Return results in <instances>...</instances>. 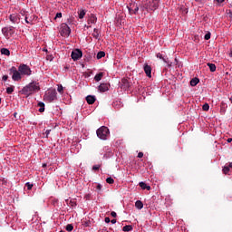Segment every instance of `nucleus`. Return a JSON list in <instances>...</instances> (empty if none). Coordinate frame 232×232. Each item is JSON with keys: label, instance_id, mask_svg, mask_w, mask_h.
<instances>
[{"label": "nucleus", "instance_id": "nucleus-1", "mask_svg": "<svg viewBox=\"0 0 232 232\" xmlns=\"http://www.w3.org/2000/svg\"><path fill=\"white\" fill-rule=\"evenodd\" d=\"M39 90H41V87L39 86V82H31L22 89V93L24 95H26V97H30V95H34V93H37Z\"/></svg>", "mask_w": 232, "mask_h": 232}, {"label": "nucleus", "instance_id": "nucleus-2", "mask_svg": "<svg viewBox=\"0 0 232 232\" xmlns=\"http://www.w3.org/2000/svg\"><path fill=\"white\" fill-rule=\"evenodd\" d=\"M159 3H160V0H146L142 4V9L147 12H154L159 8Z\"/></svg>", "mask_w": 232, "mask_h": 232}, {"label": "nucleus", "instance_id": "nucleus-3", "mask_svg": "<svg viewBox=\"0 0 232 232\" xmlns=\"http://www.w3.org/2000/svg\"><path fill=\"white\" fill-rule=\"evenodd\" d=\"M96 134L101 140H107L108 137H110V129L106 126H102L96 130Z\"/></svg>", "mask_w": 232, "mask_h": 232}, {"label": "nucleus", "instance_id": "nucleus-4", "mask_svg": "<svg viewBox=\"0 0 232 232\" xmlns=\"http://www.w3.org/2000/svg\"><path fill=\"white\" fill-rule=\"evenodd\" d=\"M60 34L62 37H70L72 34V29L66 24H62L60 27Z\"/></svg>", "mask_w": 232, "mask_h": 232}, {"label": "nucleus", "instance_id": "nucleus-5", "mask_svg": "<svg viewBox=\"0 0 232 232\" xmlns=\"http://www.w3.org/2000/svg\"><path fill=\"white\" fill-rule=\"evenodd\" d=\"M45 99L50 101V102H53V101H57V91L55 89H51L45 93Z\"/></svg>", "mask_w": 232, "mask_h": 232}, {"label": "nucleus", "instance_id": "nucleus-6", "mask_svg": "<svg viewBox=\"0 0 232 232\" xmlns=\"http://www.w3.org/2000/svg\"><path fill=\"white\" fill-rule=\"evenodd\" d=\"M10 73H12L13 81L17 82V81H21V79H23V74H21V72H19V70L17 71V69L15 67H11Z\"/></svg>", "mask_w": 232, "mask_h": 232}, {"label": "nucleus", "instance_id": "nucleus-7", "mask_svg": "<svg viewBox=\"0 0 232 232\" xmlns=\"http://www.w3.org/2000/svg\"><path fill=\"white\" fill-rule=\"evenodd\" d=\"M18 72H20L22 75H27V76L32 75V70L30 69V66L26 64L19 65Z\"/></svg>", "mask_w": 232, "mask_h": 232}, {"label": "nucleus", "instance_id": "nucleus-8", "mask_svg": "<svg viewBox=\"0 0 232 232\" xmlns=\"http://www.w3.org/2000/svg\"><path fill=\"white\" fill-rule=\"evenodd\" d=\"M2 34L5 36V39H10L13 34H15L14 26H8L2 28Z\"/></svg>", "mask_w": 232, "mask_h": 232}, {"label": "nucleus", "instance_id": "nucleus-9", "mask_svg": "<svg viewBox=\"0 0 232 232\" xmlns=\"http://www.w3.org/2000/svg\"><path fill=\"white\" fill-rule=\"evenodd\" d=\"M71 57L73 61H79L82 57V51L80 49H75L72 52Z\"/></svg>", "mask_w": 232, "mask_h": 232}, {"label": "nucleus", "instance_id": "nucleus-10", "mask_svg": "<svg viewBox=\"0 0 232 232\" xmlns=\"http://www.w3.org/2000/svg\"><path fill=\"white\" fill-rule=\"evenodd\" d=\"M9 19L14 24H19V23L21 22V14H10Z\"/></svg>", "mask_w": 232, "mask_h": 232}, {"label": "nucleus", "instance_id": "nucleus-11", "mask_svg": "<svg viewBox=\"0 0 232 232\" xmlns=\"http://www.w3.org/2000/svg\"><path fill=\"white\" fill-rule=\"evenodd\" d=\"M156 57L158 59H161V61H163V63H166V64H168V66H171V62L168 61V59L164 58V56H162V54L160 53H158L156 54Z\"/></svg>", "mask_w": 232, "mask_h": 232}, {"label": "nucleus", "instance_id": "nucleus-12", "mask_svg": "<svg viewBox=\"0 0 232 232\" xmlns=\"http://www.w3.org/2000/svg\"><path fill=\"white\" fill-rule=\"evenodd\" d=\"M144 72L147 75V77H151V66L145 64L144 65Z\"/></svg>", "mask_w": 232, "mask_h": 232}, {"label": "nucleus", "instance_id": "nucleus-13", "mask_svg": "<svg viewBox=\"0 0 232 232\" xmlns=\"http://www.w3.org/2000/svg\"><path fill=\"white\" fill-rule=\"evenodd\" d=\"M88 104H93L95 102V96L89 95L86 97Z\"/></svg>", "mask_w": 232, "mask_h": 232}, {"label": "nucleus", "instance_id": "nucleus-14", "mask_svg": "<svg viewBox=\"0 0 232 232\" xmlns=\"http://www.w3.org/2000/svg\"><path fill=\"white\" fill-rule=\"evenodd\" d=\"M104 77V72H99L94 76V80L99 82Z\"/></svg>", "mask_w": 232, "mask_h": 232}, {"label": "nucleus", "instance_id": "nucleus-15", "mask_svg": "<svg viewBox=\"0 0 232 232\" xmlns=\"http://www.w3.org/2000/svg\"><path fill=\"white\" fill-rule=\"evenodd\" d=\"M99 90L100 92H108V85L106 83H102L100 86H99Z\"/></svg>", "mask_w": 232, "mask_h": 232}, {"label": "nucleus", "instance_id": "nucleus-16", "mask_svg": "<svg viewBox=\"0 0 232 232\" xmlns=\"http://www.w3.org/2000/svg\"><path fill=\"white\" fill-rule=\"evenodd\" d=\"M37 106L39 107L38 111H40V113L44 112V102H39Z\"/></svg>", "mask_w": 232, "mask_h": 232}, {"label": "nucleus", "instance_id": "nucleus-17", "mask_svg": "<svg viewBox=\"0 0 232 232\" xmlns=\"http://www.w3.org/2000/svg\"><path fill=\"white\" fill-rule=\"evenodd\" d=\"M140 187L141 188V189H147L148 191H150V189H151V187L148 186L143 181L140 182Z\"/></svg>", "mask_w": 232, "mask_h": 232}, {"label": "nucleus", "instance_id": "nucleus-18", "mask_svg": "<svg viewBox=\"0 0 232 232\" xmlns=\"http://www.w3.org/2000/svg\"><path fill=\"white\" fill-rule=\"evenodd\" d=\"M135 208H136L137 209H142V208H144V204L142 203V201L137 200V201L135 202Z\"/></svg>", "mask_w": 232, "mask_h": 232}, {"label": "nucleus", "instance_id": "nucleus-19", "mask_svg": "<svg viewBox=\"0 0 232 232\" xmlns=\"http://www.w3.org/2000/svg\"><path fill=\"white\" fill-rule=\"evenodd\" d=\"M207 65L208 66L210 72H216L217 71V65H215V63H207Z\"/></svg>", "mask_w": 232, "mask_h": 232}, {"label": "nucleus", "instance_id": "nucleus-20", "mask_svg": "<svg viewBox=\"0 0 232 232\" xmlns=\"http://www.w3.org/2000/svg\"><path fill=\"white\" fill-rule=\"evenodd\" d=\"M200 81L198 80V78H193L190 81V86H197L198 84Z\"/></svg>", "mask_w": 232, "mask_h": 232}, {"label": "nucleus", "instance_id": "nucleus-21", "mask_svg": "<svg viewBox=\"0 0 232 232\" xmlns=\"http://www.w3.org/2000/svg\"><path fill=\"white\" fill-rule=\"evenodd\" d=\"M79 19H84V15H86L85 10H80L78 11Z\"/></svg>", "mask_w": 232, "mask_h": 232}, {"label": "nucleus", "instance_id": "nucleus-22", "mask_svg": "<svg viewBox=\"0 0 232 232\" xmlns=\"http://www.w3.org/2000/svg\"><path fill=\"white\" fill-rule=\"evenodd\" d=\"M1 53L2 55H10V50H8L7 48H2L1 49Z\"/></svg>", "mask_w": 232, "mask_h": 232}, {"label": "nucleus", "instance_id": "nucleus-23", "mask_svg": "<svg viewBox=\"0 0 232 232\" xmlns=\"http://www.w3.org/2000/svg\"><path fill=\"white\" fill-rule=\"evenodd\" d=\"M89 23L91 24H94V23H97V17H95V15H91L90 19H89Z\"/></svg>", "mask_w": 232, "mask_h": 232}, {"label": "nucleus", "instance_id": "nucleus-24", "mask_svg": "<svg viewBox=\"0 0 232 232\" xmlns=\"http://www.w3.org/2000/svg\"><path fill=\"white\" fill-rule=\"evenodd\" d=\"M99 29L94 28L93 33H92V36L94 37V39H99Z\"/></svg>", "mask_w": 232, "mask_h": 232}, {"label": "nucleus", "instance_id": "nucleus-25", "mask_svg": "<svg viewBox=\"0 0 232 232\" xmlns=\"http://www.w3.org/2000/svg\"><path fill=\"white\" fill-rule=\"evenodd\" d=\"M132 229H133V227H131L130 225H126L123 227L122 231L128 232V231H131Z\"/></svg>", "mask_w": 232, "mask_h": 232}, {"label": "nucleus", "instance_id": "nucleus-26", "mask_svg": "<svg viewBox=\"0 0 232 232\" xmlns=\"http://www.w3.org/2000/svg\"><path fill=\"white\" fill-rule=\"evenodd\" d=\"M106 55V53L102 52V51H100L98 53H97V59H102V57H104Z\"/></svg>", "mask_w": 232, "mask_h": 232}, {"label": "nucleus", "instance_id": "nucleus-27", "mask_svg": "<svg viewBox=\"0 0 232 232\" xmlns=\"http://www.w3.org/2000/svg\"><path fill=\"white\" fill-rule=\"evenodd\" d=\"M57 92H59L61 95H63L64 93V87H63L62 85H58Z\"/></svg>", "mask_w": 232, "mask_h": 232}, {"label": "nucleus", "instance_id": "nucleus-28", "mask_svg": "<svg viewBox=\"0 0 232 232\" xmlns=\"http://www.w3.org/2000/svg\"><path fill=\"white\" fill-rule=\"evenodd\" d=\"M113 108H120L121 106H122V103H121V102H115L112 103Z\"/></svg>", "mask_w": 232, "mask_h": 232}, {"label": "nucleus", "instance_id": "nucleus-29", "mask_svg": "<svg viewBox=\"0 0 232 232\" xmlns=\"http://www.w3.org/2000/svg\"><path fill=\"white\" fill-rule=\"evenodd\" d=\"M66 231H73V225L68 224L65 227Z\"/></svg>", "mask_w": 232, "mask_h": 232}, {"label": "nucleus", "instance_id": "nucleus-30", "mask_svg": "<svg viewBox=\"0 0 232 232\" xmlns=\"http://www.w3.org/2000/svg\"><path fill=\"white\" fill-rule=\"evenodd\" d=\"M14 86L11 87H7L6 88V93L10 94V93H14Z\"/></svg>", "mask_w": 232, "mask_h": 232}, {"label": "nucleus", "instance_id": "nucleus-31", "mask_svg": "<svg viewBox=\"0 0 232 232\" xmlns=\"http://www.w3.org/2000/svg\"><path fill=\"white\" fill-rule=\"evenodd\" d=\"M203 111H209V104L205 103L202 107Z\"/></svg>", "mask_w": 232, "mask_h": 232}, {"label": "nucleus", "instance_id": "nucleus-32", "mask_svg": "<svg viewBox=\"0 0 232 232\" xmlns=\"http://www.w3.org/2000/svg\"><path fill=\"white\" fill-rule=\"evenodd\" d=\"M106 182H107V184H113V182H115V180L111 177H110V178L106 179Z\"/></svg>", "mask_w": 232, "mask_h": 232}, {"label": "nucleus", "instance_id": "nucleus-33", "mask_svg": "<svg viewBox=\"0 0 232 232\" xmlns=\"http://www.w3.org/2000/svg\"><path fill=\"white\" fill-rule=\"evenodd\" d=\"M223 173H224L225 175H227V173H229V168H228L227 166H225V167L223 168Z\"/></svg>", "mask_w": 232, "mask_h": 232}, {"label": "nucleus", "instance_id": "nucleus-34", "mask_svg": "<svg viewBox=\"0 0 232 232\" xmlns=\"http://www.w3.org/2000/svg\"><path fill=\"white\" fill-rule=\"evenodd\" d=\"M204 39H205L206 41H209V39H211V33L206 34Z\"/></svg>", "mask_w": 232, "mask_h": 232}, {"label": "nucleus", "instance_id": "nucleus-35", "mask_svg": "<svg viewBox=\"0 0 232 232\" xmlns=\"http://www.w3.org/2000/svg\"><path fill=\"white\" fill-rule=\"evenodd\" d=\"M24 20H25V23H26L27 24H32V20H31L30 18H28V14L25 15Z\"/></svg>", "mask_w": 232, "mask_h": 232}, {"label": "nucleus", "instance_id": "nucleus-36", "mask_svg": "<svg viewBox=\"0 0 232 232\" xmlns=\"http://www.w3.org/2000/svg\"><path fill=\"white\" fill-rule=\"evenodd\" d=\"M25 186H26V188H27V189H32V188H34V184H31L30 182H27L26 184H25Z\"/></svg>", "mask_w": 232, "mask_h": 232}, {"label": "nucleus", "instance_id": "nucleus-37", "mask_svg": "<svg viewBox=\"0 0 232 232\" xmlns=\"http://www.w3.org/2000/svg\"><path fill=\"white\" fill-rule=\"evenodd\" d=\"M63 17V13H57L54 19H61Z\"/></svg>", "mask_w": 232, "mask_h": 232}, {"label": "nucleus", "instance_id": "nucleus-38", "mask_svg": "<svg viewBox=\"0 0 232 232\" xmlns=\"http://www.w3.org/2000/svg\"><path fill=\"white\" fill-rule=\"evenodd\" d=\"M100 168H101V166H99V165H94V166L92 167V169H93L94 171H97V170H99Z\"/></svg>", "mask_w": 232, "mask_h": 232}, {"label": "nucleus", "instance_id": "nucleus-39", "mask_svg": "<svg viewBox=\"0 0 232 232\" xmlns=\"http://www.w3.org/2000/svg\"><path fill=\"white\" fill-rule=\"evenodd\" d=\"M96 189H98V191H101V189H102V185L98 184V185L96 186Z\"/></svg>", "mask_w": 232, "mask_h": 232}, {"label": "nucleus", "instance_id": "nucleus-40", "mask_svg": "<svg viewBox=\"0 0 232 232\" xmlns=\"http://www.w3.org/2000/svg\"><path fill=\"white\" fill-rule=\"evenodd\" d=\"M20 14L23 15V17H26V15H28V14H26L25 11H21Z\"/></svg>", "mask_w": 232, "mask_h": 232}, {"label": "nucleus", "instance_id": "nucleus-41", "mask_svg": "<svg viewBox=\"0 0 232 232\" xmlns=\"http://www.w3.org/2000/svg\"><path fill=\"white\" fill-rule=\"evenodd\" d=\"M144 157V153L140 152L138 153V159H142Z\"/></svg>", "mask_w": 232, "mask_h": 232}, {"label": "nucleus", "instance_id": "nucleus-42", "mask_svg": "<svg viewBox=\"0 0 232 232\" xmlns=\"http://www.w3.org/2000/svg\"><path fill=\"white\" fill-rule=\"evenodd\" d=\"M111 216L113 217V218H117V213L115 211L111 212Z\"/></svg>", "mask_w": 232, "mask_h": 232}, {"label": "nucleus", "instance_id": "nucleus-43", "mask_svg": "<svg viewBox=\"0 0 232 232\" xmlns=\"http://www.w3.org/2000/svg\"><path fill=\"white\" fill-rule=\"evenodd\" d=\"M197 3H200V5H204L206 3V0H195Z\"/></svg>", "mask_w": 232, "mask_h": 232}, {"label": "nucleus", "instance_id": "nucleus-44", "mask_svg": "<svg viewBox=\"0 0 232 232\" xmlns=\"http://www.w3.org/2000/svg\"><path fill=\"white\" fill-rule=\"evenodd\" d=\"M122 82L126 84L127 87H130V83H128V80H122Z\"/></svg>", "mask_w": 232, "mask_h": 232}, {"label": "nucleus", "instance_id": "nucleus-45", "mask_svg": "<svg viewBox=\"0 0 232 232\" xmlns=\"http://www.w3.org/2000/svg\"><path fill=\"white\" fill-rule=\"evenodd\" d=\"M110 222H111V221L110 220V218H105V223H106V224H110Z\"/></svg>", "mask_w": 232, "mask_h": 232}, {"label": "nucleus", "instance_id": "nucleus-46", "mask_svg": "<svg viewBox=\"0 0 232 232\" xmlns=\"http://www.w3.org/2000/svg\"><path fill=\"white\" fill-rule=\"evenodd\" d=\"M0 182H2V184H6V179H0Z\"/></svg>", "mask_w": 232, "mask_h": 232}, {"label": "nucleus", "instance_id": "nucleus-47", "mask_svg": "<svg viewBox=\"0 0 232 232\" xmlns=\"http://www.w3.org/2000/svg\"><path fill=\"white\" fill-rule=\"evenodd\" d=\"M3 81H8V75H4L3 76Z\"/></svg>", "mask_w": 232, "mask_h": 232}, {"label": "nucleus", "instance_id": "nucleus-48", "mask_svg": "<svg viewBox=\"0 0 232 232\" xmlns=\"http://www.w3.org/2000/svg\"><path fill=\"white\" fill-rule=\"evenodd\" d=\"M139 12V7L136 6L135 9H134V14H137Z\"/></svg>", "mask_w": 232, "mask_h": 232}, {"label": "nucleus", "instance_id": "nucleus-49", "mask_svg": "<svg viewBox=\"0 0 232 232\" xmlns=\"http://www.w3.org/2000/svg\"><path fill=\"white\" fill-rule=\"evenodd\" d=\"M111 224H117V219L111 220Z\"/></svg>", "mask_w": 232, "mask_h": 232}, {"label": "nucleus", "instance_id": "nucleus-50", "mask_svg": "<svg viewBox=\"0 0 232 232\" xmlns=\"http://www.w3.org/2000/svg\"><path fill=\"white\" fill-rule=\"evenodd\" d=\"M50 130H47L46 131H45V133H46V135L48 136V135H50Z\"/></svg>", "mask_w": 232, "mask_h": 232}, {"label": "nucleus", "instance_id": "nucleus-51", "mask_svg": "<svg viewBox=\"0 0 232 232\" xmlns=\"http://www.w3.org/2000/svg\"><path fill=\"white\" fill-rule=\"evenodd\" d=\"M218 3H224L226 0H216Z\"/></svg>", "mask_w": 232, "mask_h": 232}, {"label": "nucleus", "instance_id": "nucleus-52", "mask_svg": "<svg viewBox=\"0 0 232 232\" xmlns=\"http://www.w3.org/2000/svg\"><path fill=\"white\" fill-rule=\"evenodd\" d=\"M227 142H232V139H231V138H228V139L227 140Z\"/></svg>", "mask_w": 232, "mask_h": 232}, {"label": "nucleus", "instance_id": "nucleus-53", "mask_svg": "<svg viewBox=\"0 0 232 232\" xmlns=\"http://www.w3.org/2000/svg\"><path fill=\"white\" fill-rule=\"evenodd\" d=\"M85 198L88 200V198H90V194L86 195Z\"/></svg>", "mask_w": 232, "mask_h": 232}, {"label": "nucleus", "instance_id": "nucleus-54", "mask_svg": "<svg viewBox=\"0 0 232 232\" xmlns=\"http://www.w3.org/2000/svg\"><path fill=\"white\" fill-rule=\"evenodd\" d=\"M227 167L232 168V162H230Z\"/></svg>", "mask_w": 232, "mask_h": 232}, {"label": "nucleus", "instance_id": "nucleus-55", "mask_svg": "<svg viewBox=\"0 0 232 232\" xmlns=\"http://www.w3.org/2000/svg\"><path fill=\"white\" fill-rule=\"evenodd\" d=\"M229 101H230V102L232 103V96L230 97Z\"/></svg>", "mask_w": 232, "mask_h": 232}, {"label": "nucleus", "instance_id": "nucleus-56", "mask_svg": "<svg viewBox=\"0 0 232 232\" xmlns=\"http://www.w3.org/2000/svg\"><path fill=\"white\" fill-rule=\"evenodd\" d=\"M129 12H131V9H130V8H129Z\"/></svg>", "mask_w": 232, "mask_h": 232}, {"label": "nucleus", "instance_id": "nucleus-57", "mask_svg": "<svg viewBox=\"0 0 232 232\" xmlns=\"http://www.w3.org/2000/svg\"><path fill=\"white\" fill-rule=\"evenodd\" d=\"M230 56L232 57V51H231V53H230Z\"/></svg>", "mask_w": 232, "mask_h": 232}, {"label": "nucleus", "instance_id": "nucleus-58", "mask_svg": "<svg viewBox=\"0 0 232 232\" xmlns=\"http://www.w3.org/2000/svg\"><path fill=\"white\" fill-rule=\"evenodd\" d=\"M0 104H1V98H0Z\"/></svg>", "mask_w": 232, "mask_h": 232}]
</instances>
